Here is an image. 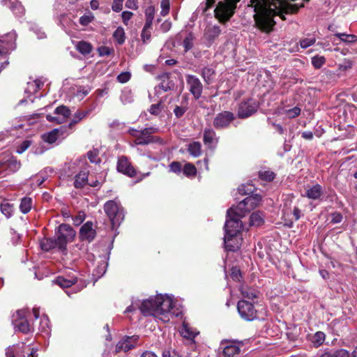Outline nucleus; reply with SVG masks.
Listing matches in <instances>:
<instances>
[{
  "instance_id": "nucleus-15",
  "label": "nucleus",
  "mask_w": 357,
  "mask_h": 357,
  "mask_svg": "<svg viewBox=\"0 0 357 357\" xmlns=\"http://www.w3.org/2000/svg\"><path fill=\"white\" fill-rule=\"evenodd\" d=\"M139 337L137 335L126 336L120 340L116 345L115 351L116 353L124 351L127 352L135 347Z\"/></svg>"
},
{
  "instance_id": "nucleus-4",
  "label": "nucleus",
  "mask_w": 357,
  "mask_h": 357,
  "mask_svg": "<svg viewBox=\"0 0 357 357\" xmlns=\"http://www.w3.org/2000/svg\"><path fill=\"white\" fill-rule=\"evenodd\" d=\"M240 1L241 0H225V1L218 2L214 10L215 17L217 18L220 23H226L234 15L236 3Z\"/></svg>"
},
{
  "instance_id": "nucleus-36",
  "label": "nucleus",
  "mask_w": 357,
  "mask_h": 357,
  "mask_svg": "<svg viewBox=\"0 0 357 357\" xmlns=\"http://www.w3.org/2000/svg\"><path fill=\"white\" fill-rule=\"evenodd\" d=\"M32 208V199L30 197H24L21 199L20 204V211L24 213H28Z\"/></svg>"
},
{
  "instance_id": "nucleus-37",
  "label": "nucleus",
  "mask_w": 357,
  "mask_h": 357,
  "mask_svg": "<svg viewBox=\"0 0 357 357\" xmlns=\"http://www.w3.org/2000/svg\"><path fill=\"white\" fill-rule=\"evenodd\" d=\"M113 38L119 45H123L126 40L124 29L119 26L113 33Z\"/></svg>"
},
{
  "instance_id": "nucleus-45",
  "label": "nucleus",
  "mask_w": 357,
  "mask_h": 357,
  "mask_svg": "<svg viewBox=\"0 0 357 357\" xmlns=\"http://www.w3.org/2000/svg\"><path fill=\"white\" fill-rule=\"evenodd\" d=\"M151 31L152 26L144 24L141 33L142 40L144 43H146L148 40H150L151 36Z\"/></svg>"
},
{
  "instance_id": "nucleus-57",
  "label": "nucleus",
  "mask_w": 357,
  "mask_h": 357,
  "mask_svg": "<svg viewBox=\"0 0 357 357\" xmlns=\"http://www.w3.org/2000/svg\"><path fill=\"white\" fill-rule=\"evenodd\" d=\"M301 108L298 107H294L291 109H287L285 111V114L290 119L295 118L300 115L301 114Z\"/></svg>"
},
{
  "instance_id": "nucleus-51",
  "label": "nucleus",
  "mask_w": 357,
  "mask_h": 357,
  "mask_svg": "<svg viewBox=\"0 0 357 357\" xmlns=\"http://www.w3.org/2000/svg\"><path fill=\"white\" fill-rule=\"evenodd\" d=\"M229 275L234 281L239 282L242 278V274L240 269L236 266H233L229 271Z\"/></svg>"
},
{
  "instance_id": "nucleus-26",
  "label": "nucleus",
  "mask_w": 357,
  "mask_h": 357,
  "mask_svg": "<svg viewBox=\"0 0 357 357\" xmlns=\"http://www.w3.org/2000/svg\"><path fill=\"white\" fill-rule=\"evenodd\" d=\"M75 50L84 56L89 54L93 51V45L85 40L77 41L75 43Z\"/></svg>"
},
{
  "instance_id": "nucleus-27",
  "label": "nucleus",
  "mask_w": 357,
  "mask_h": 357,
  "mask_svg": "<svg viewBox=\"0 0 357 357\" xmlns=\"http://www.w3.org/2000/svg\"><path fill=\"white\" fill-rule=\"evenodd\" d=\"M323 195V188L319 184L312 185L306 190L305 195L310 199H319Z\"/></svg>"
},
{
  "instance_id": "nucleus-1",
  "label": "nucleus",
  "mask_w": 357,
  "mask_h": 357,
  "mask_svg": "<svg viewBox=\"0 0 357 357\" xmlns=\"http://www.w3.org/2000/svg\"><path fill=\"white\" fill-rule=\"evenodd\" d=\"M173 307L172 299L159 295L155 298L151 297L143 301L139 306V309L144 316L152 315L155 317H159L164 321H168L169 320L168 313Z\"/></svg>"
},
{
  "instance_id": "nucleus-52",
  "label": "nucleus",
  "mask_w": 357,
  "mask_h": 357,
  "mask_svg": "<svg viewBox=\"0 0 357 357\" xmlns=\"http://www.w3.org/2000/svg\"><path fill=\"white\" fill-rule=\"evenodd\" d=\"M94 19V16L91 13L89 14H84L79 17V24L82 26H87L90 24Z\"/></svg>"
},
{
  "instance_id": "nucleus-3",
  "label": "nucleus",
  "mask_w": 357,
  "mask_h": 357,
  "mask_svg": "<svg viewBox=\"0 0 357 357\" xmlns=\"http://www.w3.org/2000/svg\"><path fill=\"white\" fill-rule=\"evenodd\" d=\"M104 211L111 222L112 229L119 227L124 220L125 213L123 208L114 200L106 202L104 204Z\"/></svg>"
},
{
  "instance_id": "nucleus-32",
  "label": "nucleus",
  "mask_w": 357,
  "mask_h": 357,
  "mask_svg": "<svg viewBox=\"0 0 357 357\" xmlns=\"http://www.w3.org/2000/svg\"><path fill=\"white\" fill-rule=\"evenodd\" d=\"M256 190L257 188L255 186L250 183L242 184L238 188V192L241 195H253V192L256 191Z\"/></svg>"
},
{
  "instance_id": "nucleus-2",
  "label": "nucleus",
  "mask_w": 357,
  "mask_h": 357,
  "mask_svg": "<svg viewBox=\"0 0 357 357\" xmlns=\"http://www.w3.org/2000/svg\"><path fill=\"white\" fill-rule=\"evenodd\" d=\"M234 206L229 208L227 211V220L225 224V235H241L243 229V222L241 219L244 217Z\"/></svg>"
},
{
  "instance_id": "nucleus-24",
  "label": "nucleus",
  "mask_w": 357,
  "mask_h": 357,
  "mask_svg": "<svg viewBox=\"0 0 357 357\" xmlns=\"http://www.w3.org/2000/svg\"><path fill=\"white\" fill-rule=\"evenodd\" d=\"M89 171H81L75 176L74 187L77 189L83 188L88 183Z\"/></svg>"
},
{
  "instance_id": "nucleus-59",
  "label": "nucleus",
  "mask_w": 357,
  "mask_h": 357,
  "mask_svg": "<svg viewBox=\"0 0 357 357\" xmlns=\"http://www.w3.org/2000/svg\"><path fill=\"white\" fill-rule=\"evenodd\" d=\"M116 79L120 83H126L130 79V73L128 72L121 73L117 76Z\"/></svg>"
},
{
  "instance_id": "nucleus-60",
  "label": "nucleus",
  "mask_w": 357,
  "mask_h": 357,
  "mask_svg": "<svg viewBox=\"0 0 357 357\" xmlns=\"http://www.w3.org/2000/svg\"><path fill=\"white\" fill-rule=\"evenodd\" d=\"M125 0H114L112 5V9L114 12H120L123 8V2Z\"/></svg>"
},
{
  "instance_id": "nucleus-44",
  "label": "nucleus",
  "mask_w": 357,
  "mask_h": 357,
  "mask_svg": "<svg viewBox=\"0 0 357 357\" xmlns=\"http://www.w3.org/2000/svg\"><path fill=\"white\" fill-rule=\"evenodd\" d=\"M325 340V334L322 331H317L312 337V342L316 347L321 346Z\"/></svg>"
},
{
  "instance_id": "nucleus-19",
  "label": "nucleus",
  "mask_w": 357,
  "mask_h": 357,
  "mask_svg": "<svg viewBox=\"0 0 357 357\" xmlns=\"http://www.w3.org/2000/svg\"><path fill=\"white\" fill-rule=\"evenodd\" d=\"M15 43L12 36L0 39V56H6L15 48Z\"/></svg>"
},
{
  "instance_id": "nucleus-31",
  "label": "nucleus",
  "mask_w": 357,
  "mask_h": 357,
  "mask_svg": "<svg viewBox=\"0 0 357 357\" xmlns=\"http://www.w3.org/2000/svg\"><path fill=\"white\" fill-rule=\"evenodd\" d=\"M188 151L195 158L202 155V144L199 142L194 141L188 145Z\"/></svg>"
},
{
  "instance_id": "nucleus-38",
  "label": "nucleus",
  "mask_w": 357,
  "mask_h": 357,
  "mask_svg": "<svg viewBox=\"0 0 357 357\" xmlns=\"http://www.w3.org/2000/svg\"><path fill=\"white\" fill-rule=\"evenodd\" d=\"M264 223L262 213L261 211L253 212L250 216V224L253 226H260Z\"/></svg>"
},
{
  "instance_id": "nucleus-25",
  "label": "nucleus",
  "mask_w": 357,
  "mask_h": 357,
  "mask_svg": "<svg viewBox=\"0 0 357 357\" xmlns=\"http://www.w3.org/2000/svg\"><path fill=\"white\" fill-rule=\"evenodd\" d=\"M188 109V98L187 95L182 97L181 105H176L173 112L177 119L181 118Z\"/></svg>"
},
{
  "instance_id": "nucleus-43",
  "label": "nucleus",
  "mask_w": 357,
  "mask_h": 357,
  "mask_svg": "<svg viewBox=\"0 0 357 357\" xmlns=\"http://www.w3.org/2000/svg\"><path fill=\"white\" fill-rule=\"evenodd\" d=\"M195 36L192 32L188 33L183 41V45L184 47L185 52H188L193 47V41Z\"/></svg>"
},
{
  "instance_id": "nucleus-11",
  "label": "nucleus",
  "mask_w": 357,
  "mask_h": 357,
  "mask_svg": "<svg viewBox=\"0 0 357 357\" xmlns=\"http://www.w3.org/2000/svg\"><path fill=\"white\" fill-rule=\"evenodd\" d=\"M158 130V129L154 127L145 128L141 130V137H138L137 141H135V144L137 145H147L158 142L160 138L153 135Z\"/></svg>"
},
{
  "instance_id": "nucleus-63",
  "label": "nucleus",
  "mask_w": 357,
  "mask_h": 357,
  "mask_svg": "<svg viewBox=\"0 0 357 357\" xmlns=\"http://www.w3.org/2000/svg\"><path fill=\"white\" fill-rule=\"evenodd\" d=\"M31 146V141L25 140L19 146L17 149L18 153H22Z\"/></svg>"
},
{
  "instance_id": "nucleus-56",
  "label": "nucleus",
  "mask_w": 357,
  "mask_h": 357,
  "mask_svg": "<svg viewBox=\"0 0 357 357\" xmlns=\"http://www.w3.org/2000/svg\"><path fill=\"white\" fill-rule=\"evenodd\" d=\"M316 42V38L314 37L312 38H306L301 39L300 40V45L303 49H306L308 47L314 45Z\"/></svg>"
},
{
  "instance_id": "nucleus-42",
  "label": "nucleus",
  "mask_w": 357,
  "mask_h": 357,
  "mask_svg": "<svg viewBox=\"0 0 357 357\" xmlns=\"http://www.w3.org/2000/svg\"><path fill=\"white\" fill-rule=\"evenodd\" d=\"M90 111H79L78 110L74 115L73 119L69 123V128H72L74 125L79 123L82 119L85 118L89 114Z\"/></svg>"
},
{
  "instance_id": "nucleus-10",
  "label": "nucleus",
  "mask_w": 357,
  "mask_h": 357,
  "mask_svg": "<svg viewBox=\"0 0 357 357\" xmlns=\"http://www.w3.org/2000/svg\"><path fill=\"white\" fill-rule=\"evenodd\" d=\"M259 108L258 102L254 98H248L241 102L238 107L239 119H246L257 112Z\"/></svg>"
},
{
  "instance_id": "nucleus-12",
  "label": "nucleus",
  "mask_w": 357,
  "mask_h": 357,
  "mask_svg": "<svg viewBox=\"0 0 357 357\" xmlns=\"http://www.w3.org/2000/svg\"><path fill=\"white\" fill-rule=\"evenodd\" d=\"M186 83L195 99L198 100L202 96L203 91V85L199 79L195 75H186Z\"/></svg>"
},
{
  "instance_id": "nucleus-41",
  "label": "nucleus",
  "mask_w": 357,
  "mask_h": 357,
  "mask_svg": "<svg viewBox=\"0 0 357 357\" xmlns=\"http://www.w3.org/2000/svg\"><path fill=\"white\" fill-rule=\"evenodd\" d=\"M335 36L346 43H353L357 41V36L354 34H347L344 33H336Z\"/></svg>"
},
{
  "instance_id": "nucleus-29",
  "label": "nucleus",
  "mask_w": 357,
  "mask_h": 357,
  "mask_svg": "<svg viewBox=\"0 0 357 357\" xmlns=\"http://www.w3.org/2000/svg\"><path fill=\"white\" fill-rule=\"evenodd\" d=\"M275 173L270 169L262 168L258 172V177L264 181L271 182L275 179Z\"/></svg>"
},
{
  "instance_id": "nucleus-6",
  "label": "nucleus",
  "mask_w": 357,
  "mask_h": 357,
  "mask_svg": "<svg viewBox=\"0 0 357 357\" xmlns=\"http://www.w3.org/2000/svg\"><path fill=\"white\" fill-rule=\"evenodd\" d=\"M12 323L16 331L24 334L33 332L34 328L26 317V311L18 310L13 314Z\"/></svg>"
},
{
  "instance_id": "nucleus-46",
  "label": "nucleus",
  "mask_w": 357,
  "mask_h": 357,
  "mask_svg": "<svg viewBox=\"0 0 357 357\" xmlns=\"http://www.w3.org/2000/svg\"><path fill=\"white\" fill-rule=\"evenodd\" d=\"M99 151L98 149H93L86 153V156L91 163L100 162V158L98 157Z\"/></svg>"
},
{
  "instance_id": "nucleus-30",
  "label": "nucleus",
  "mask_w": 357,
  "mask_h": 357,
  "mask_svg": "<svg viewBox=\"0 0 357 357\" xmlns=\"http://www.w3.org/2000/svg\"><path fill=\"white\" fill-rule=\"evenodd\" d=\"M241 294L244 298L253 300L259 297V291L255 289L243 286L240 289Z\"/></svg>"
},
{
  "instance_id": "nucleus-35",
  "label": "nucleus",
  "mask_w": 357,
  "mask_h": 357,
  "mask_svg": "<svg viewBox=\"0 0 357 357\" xmlns=\"http://www.w3.org/2000/svg\"><path fill=\"white\" fill-rule=\"evenodd\" d=\"M59 137V130L55 128L51 130L49 132L45 133L42 135V139L44 142H47L49 144L54 143Z\"/></svg>"
},
{
  "instance_id": "nucleus-20",
  "label": "nucleus",
  "mask_w": 357,
  "mask_h": 357,
  "mask_svg": "<svg viewBox=\"0 0 357 357\" xmlns=\"http://www.w3.org/2000/svg\"><path fill=\"white\" fill-rule=\"evenodd\" d=\"M157 79L160 81L159 88L165 92L171 91L174 89V84L170 81V75L168 73H163L158 75Z\"/></svg>"
},
{
  "instance_id": "nucleus-17",
  "label": "nucleus",
  "mask_w": 357,
  "mask_h": 357,
  "mask_svg": "<svg viewBox=\"0 0 357 357\" xmlns=\"http://www.w3.org/2000/svg\"><path fill=\"white\" fill-rule=\"evenodd\" d=\"M241 241L240 235H225L224 237L225 249L229 252L237 251L241 247Z\"/></svg>"
},
{
  "instance_id": "nucleus-47",
  "label": "nucleus",
  "mask_w": 357,
  "mask_h": 357,
  "mask_svg": "<svg viewBox=\"0 0 357 357\" xmlns=\"http://www.w3.org/2000/svg\"><path fill=\"white\" fill-rule=\"evenodd\" d=\"M1 213L6 217H11L13 212V205L9 203L1 204L0 206Z\"/></svg>"
},
{
  "instance_id": "nucleus-54",
  "label": "nucleus",
  "mask_w": 357,
  "mask_h": 357,
  "mask_svg": "<svg viewBox=\"0 0 357 357\" xmlns=\"http://www.w3.org/2000/svg\"><path fill=\"white\" fill-rule=\"evenodd\" d=\"M169 167L170 172H174L176 174H179L183 169L181 162L178 161L172 162L169 164Z\"/></svg>"
},
{
  "instance_id": "nucleus-13",
  "label": "nucleus",
  "mask_w": 357,
  "mask_h": 357,
  "mask_svg": "<svg viewBox=\"0 0 357 357\" xmlns=\"http://www.w3.org/2000/svg\"><path fill=\"white\" fill-rule=\"evenodd\" d=\"M116 169L119 172L131 178L135 176L137 174L135 168L132 165L129 159L124 155L119 158Z\"/></svg>"
},
{
  "instance_id": "nucleus-14",
  "label": "nucleus",
  "mask_w": 357,
  "mask_h": 357,
  "mask_svg": "<svg viewBox=\"0 0 357 357\" xmlns=\"http://www.w3.org/2000/svg\"><path fill=\"white\" fill-rule=\"evenodd\" d=\"M92 221H87L81 227L79 231V238L82 241L92 242L96 237L97 232L93 228Z\"/></svg>"
},
{
  "instance_id": "nucleus-33",
  "label": "nucleus",
  "mask_w": 357,
  "mask_h": 357,
  "mask_svg": "<svg viewBox=\"0 0 357 357\" xmlns=\"http://www.w3.org/2000/svg\"><path fill=\"white\" fill-rule=\"evenodd\" d=\"M20 167V162L17 161V158L11 156L6 160V171L10 172H15L17 171Z\"/></svg>"
},
{
  "instance_id": "nucleus-28",
  "label": "nucleus",
  "mask_w": 357,
  "mask_h": 357,
  "mask_svg": "<svg viewBox=\"0 0 357 357\" xmlns=\"http://www.w3.org/2000/svg\"><path fill=\"white\" fill-rule=\"evenodd\" d=\"M40 248L43 250L48 252L52 249L58 248L59 250V245L57 238H45L40 241Z\"/></svg>"
},
{
  "instance_id": "nucleus-21",
  "label": "nucleus",
  "mask_w": 357,
  "mask_h": 357,
  "mask_svg": "<svg viewBox=\"0 0 357 357\" xmlns=\"http://www.w3.org/2000/svg\"><path fill=\"white\" fill-rule=\"evenodd\" d=\"M53 282L61 288L65 289L71 287L73 285L76 284L77 282V278L73 275L70 276L69 278H66L64 276L59 275L57 276Z\"/></svg>"
},
{
  "instance_id": "nucleus-39",
  "label": "nucleus",
  "mask_w": 357,
  "mask_h": 357,
  "mask_svg": "<svg viewBox=\"0 0 357 357\" xmlns=\"http://www.w3.org/2000/svg\"><path fill=\"white\" fill-rule=\"evenodd\" d=\"M54 113L56 114L62 116L61 121H62V123H63L70 116L71 112L67 106L60 105L55 109Z\"/></svg>"
},
{
  "instance_id": "nucleus-9",
  "label": "nucleus",
  "mask_w": 357,
  "mask_h": 357,
  "mask_svg": "<svg viewBox=\"0 0 357 357\" xmlns=\"http://www.w3.org/2000/svg\"><path fill=\"white\" fill-rule=\"evenodd\" d=\"M235 119L236 116L233 112L222 111L215 115L213 121V126L218 130L227 129Z\"/></svg>"
},
{
  "instance_id": "nucleus-58",
  "label": "nucleus",
  "mask_w": 357,
  "mask_h": 357,
  "mask_svg": "<svg viewBox=\"0 0 357 357\" xmlns=\"http://www.w3.org/2000/svg\"><path fill=\"white\" fill-rule=\"evenodd\" d=\"M328 357H350L349 353L346 349H339L333 354L328 355Z\"/></svg>"
},
{
  "instance_id": "nucleus-49",
  "label": "nucleus",
  "mask_w": 357,
  "mask_h": 357,
  "mask_svg": "<svg viewBox=\"0 0 357 357\" xmlns=\"http://www.w3.org/2000/svg\"><path fill=\"white\" fill-rule=\"evenodd\" d=\"M164 108L162 101H159L157 104H153L150 106L148 111L154 116H158Z\"/></svg>"
},
{
  "instance_id": "nucleus-61",
  "label": "nucleus",
  "mask_w": 357,
  "mask_h": 357,
  "mask_svg": "<svg viewBox=\"0 0 357 357\" xmlns=\"http://www.w3.org/2000/svg\"><path fill=\"white\" fill-rule=\"evenodd\" d=\"M161 15L165 16L169 11V0H162L161 1Z\"/></svg>"
},
{
  "instance_id": "nucleus-62",
  "label": "nucleus",
  "mask_w": 357,
  "mask_h": 357,
  "mask_svg": "<svg viewBox=\"0 0 357 357\" xmlns=\"http://www.w3.org/2000/svg\"><path fill=\"white\" fill-rule=\"evenodd\" d=\"M133 16V13L130 11H123L121 13L122 20L125 25L128 24V21L131 19V17Z\"/></svg>"
},
{
  "instance_id": "nucleus-16",
  "label": "nucleus",
  "mask_w": 357,
  "mask_h": 357,
  "mask_svg": "<svg viewBox=\"0 0 357 357\" xmlns=\"http://www.w3.org/2000/svg\"><path fill=\"white\" fill-rule=\"evenodd\" d=\"M243 345L244 344L241 341H229L223 349V356L238 357Z\"/></svg>"
},
{
  "instance_id": "nucleus-55",
  "label": "nucleus",
  "mask_w": 357,
  "mask_h": 357,
  "mask_svg": "<svg viewBox=\"0 0 357 357\" xmlns=\"http://www.w3.org/2000/svg\"><path fill=\"white\" fill-rule=\"evenodd\" d=\"M86 218V214L84 211H80L74 218H73V224L75 226L80 225Z\"/></svg>"
},
{
  "instance_id": "nucleus-50",
  "label": "nucleus",
  "mask_w": 357,
  "mask_h": 357,
  "mask_svg": "<svg viewBox=\"0 0 357 357\" xmlns=\"http://www.w3.org/2000/svg\"><path fill=\"white\" fill-rule=\"evenodd\" d=\"M326 59L323 56H314L312 58V64L316 69H319L325 63Z\"/></svg>"
},
{
  "instance_id": "nucleus-34",
  "label": "nucleus",
  "mask_w": 357,
  "mask_h": 357,
  "mask_svg": "<svg viewBox=\"0 0 357 357\" xmlns=\"http://www.w3.org/2000/svg\"><path fill=\"white\" fill-rule=\"evenodd\" d=\"M155 9L153 6H149L144 10L146 25L152 26L155 17Z\"/></svg>"
},
{
  "instance_id": "nucleus-18",
  "label": "nucleus",
  "mask_w": 357,
  "mask_h": 357,
  "mask_svg": "<svg viewBox=\"0 0 357 357\" xmlns=\"http://www.w3.org/2000/svg\"><path fill=\"white\" fill-rule=\"evenodd\" d=\"M219 138L213 128H206L204 130L203 142L209 149L214 148L218 144Z\"/></svg>"
},
{
  "instance_id": "nucleus-5",
  "label": "nucleus",
  "mask_w": 357,
  "mask_h": 357,
  "mask_svg": "<svg viewBox=\"0 0 357 357\" xmlns=\"http://www.w3.org/2000/svg\"><path fill=\"white\" fill-rule=\"evenodd\" d=\"M56 235L59 251L64 252L67 250L68 243L73 241L76 231L70 225L62 223L58 227Z\"/></svg>"
},
{
  "instance_id": "nucleus-7",
  "label": "nucleus",
  "mask_w": 357,
  "mask_h": 357,
  "mask_svg": "<svg viewBox=\"0 0 357 357\" xmlns=\"http://www.w3.org/2000/svg\"><path fill=\"white\" fill-rule=\"evenodd\" d=\"M237 310L240 317L246 321H252L257 319V310L249 301L240 300L237 303Z\"/></svg>"
},
{
  "instance_id": "nucleus-8",
  "label": "nucleus",
  "mask_w": 357,
  "mask_h": 357,
  "mask_svg": "<svg viewBox=\"0 0 357 357\" xmlns=\"http://www.w3.org/2000/svg\"><path fill=\"white\" fill-rule=\"evenodd\" d=\"M261 201V196L258 194H254L245 198L240 202L234 208L241 213L243 215L250 213L257 208Z\"/></svg>"
},
{
  "instance_id": "nucleus-53",
  "label": "nucleus",
  "mask_w": 357,
  "mask_h": 357,
  "mask_svg": "<svg viewBox=\"0 0 357 357\" xmlns=\"http://www.w3.org/2000/svg\"><path fill=\"white\" fill-rule=\"evenodd\" d=\"M97 51L100 56H109L114 52V49L107 46H100L98 47Z\"/></svg>"
},
{
  "instance_id": "nucleus-40",
  "label": "nucleus",
  "mask_w": 357,
  "mask_h": 357,
  "mask_svg": "<svg viewBox=\"0 0 357 357\" xmlns=\"http://www.w3.org/2000/svg\"><path fill=\"white\" fill-rule=\"evenodd\" d=\"M183 174L187 177H195L197 174V170L196 167L190 162H187L185 164L183 169Z\"/></svg>"
},
{
  "instance_id": "nucleus-48",
  "label": "nucleus",
  "mask_w": 357,
  "mask_h": 357,
  "mask_svg": "<svg viewBox=\"0 0 357 357\" xmlns=\"http://www.w3.org/2000/svg\"><path fill=\"white\" fill-rule=\"evenodd\" d=\"M181 335L186 339L192 340L195 337L197 333L193 332L188 324H183Z\"/></svg>"
},
{
  "instance_id": "nucleus-64",
  "label": "nucleus",
  "mask_w": 357,
  "mask_h": 357,
  "mask_svg": "<svg viewBox=\"0 0 357 357\" xmlns=\"http://www.w3.org/2000/svg\"><path fill=\"white\" fill-rule=\"evenodd\" d=\"M162 357H181L175 350H165L162 352Z\"/></svg>"
},
{
  "instance_id": "nucleus-22",
  "label": "nucleus",
  "mask_w": 357,
  "mask_h": 357,
  "mask_svg": "<svg viewBox=\"0 0 357 357\" xmlns=\"http://www.w3.org/2000/svg\"><path fill=\"white\" fill-rule=\"evenodd\" d=\"M221 33V29L219 26H213L207 28L204 31V38L208 41L209 45H211L215 39L218 38Z\"/></svg>"
},
{
  "instance_id": "nucleus-23",
  "label": "nucleus",
  "mask_w": 357,
  "mask_h": 357,
  "mask_svg": "<svg viewBox=\"0 0 357 357\" xmlns=\"http://www.w3.org/2000/svg\"><path fill=\"white\" fill-rule=\"evenodd\" d=\"M215 70L211 66L204 67L201 71V76L207 85L211 84L214 82Z\"/></svg>"
}]
</instances>
